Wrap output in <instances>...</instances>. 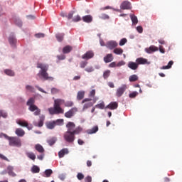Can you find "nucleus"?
I'll list each match as a JSON object with an SVG mask.
<instances>
[{
	"mask_svg": "<svg viewBox=\"0 0 182 182\" xmlns=\"http://www.w3.org/2000/svg\"><path fill=\"white\" fill-rule=\"evenodd\" d=\"M127 89V85H122L121 87H119L116 92V96L117 97H122L123 96V93L126 92V90Z\"/></svg>",
	"mask_w": 182,
	"mask_h": 182,
	"instance_id": "obj_6",
	"label": "nucleus"
},
{
	"mask_svg": "<svg viewBox=\"0 0 182 182\" xmlns=\"http://www.w3.org/2000/svg\"><path fill=\"white\" fill-rule=\"evenodd\" d=\"M58 178H60V180L63 181L65 180V178H66V175L62 173V174L59 175Z\"/></svg>",
	"mask_w": 182,
	"mask_h": 182,
	"instance_id": "obj_58",
	"label": "nucleus"
},
{
	"mask_svg": "<svg viewBox=\"0 0 182 182\" xmlns=\"http://www.w3.org/2000/svg\"><path fill=\"white\" fill-rule=\"evenodd\" d=\"M174 63V62H173V60H171L168 62V65L166 66H163L161 68V69H171V66H173V64Z\"/></svg>",
	"mask_w": 182,
	"mask_h": 182,
	"instance_id": "obj_38",
	"label": "nucleus"
},
{
	"mask_svg": "<svg viewBox=\"0 0 182 182\" xmlns=\"http://www.w3.org/2000/svg\"><path fill=\"white\" fill-rule=\"evenodd\" d=\"M35 149L38 153H45V149H43V146L39 144L35 145Z\"/></svg>",
	"mask_w": 182,
	"mask_h": 182,
	"instance_id": "obj_28",
	"label": "nucleus"
},
{
	"mask_svg": "<svg viewBox=\"0 0 182 182\" xmlns=\"http://www.w3.org/2000/svg\"><path fill=\"white\" fill-rule=\"evenodd\" d=\"M137 95H139V92H137L136 91L133 92L129 94V97H130V99H134V97H136V96H137Z\"/></svg>",
	"mask_w": 182,
	"mask_h": 182,
	"instance_id": "obj_50",
	"label": "nucleus"
},
{
	"mask_svg": "<svg viewBox=\"0 0 182 182\" xmlns=\"http://www.w3.org/2000/svg\"><path fill=\"white\" fill-rule=\"evenodd\" d=\"M36 38H45V34L39 33L36 34Z\"/></svg>",
	"mask_w": 182,
	"mask_h": 182,
	"instance_id": "obj_61",
	"label": "nucleus"
},
{
	"mask_svg": "<svg viewBox=\"0 0 182 182\" xmlns=\"http://www.w3.org/2000/svg\"><path fill=\"white\" fill-rule=\"evenodd\" d=\"M48 112L50 114H63L65 113V109L60 107L54 105L53 107L48 108Z\"/></svg>",
	"mask_w": 182,
	"mask_h": 182,
	"instance_id": "obj_5",
	"label": "nucleus"
},
{
	"mask_svg": "<svg viewBox=\"0 0 182 182\" xmlns=\"http://www.w3.org/2000/svg\"><path fill=\"white\" fill-rule=\"evenodd\" d=\"M7 173L11 176V177H16V173H15L14 171V166H9L7 167Z\"/></svg>",
	"mask_w": 182,
	"mask_h": 182,
	"instance_id": "obj_25",
	"label": "nucleus"
},
{
	"mask_svg": "<svg viewBox=\"0 0 182 182\" xmlns=\"http://www.w3.org/2000/svg\"><path fill=\"white\" fill-rule=\"evenodd\" d=\"M128 68H129V69H132V70H137V69L139 68V64H137V63L131 61L128 63Z\"/></svg>",
	"mask_w": 182,
	"mask_h": 182,
	"instance_id": "obj_17",
	"label": "nucleus"
},
{
	"mask_svg": "<svg viewBox=\"0 0 182 182\" xmlns=\"http://www.w3.org/2000/svg\"><path fill=\"white\" fill-rule=\"evenodd\" d=\"M15 134L18 137H23L25 136V131L22 128L16 129Z\"/></svg>",
	"mask_w": 182,
	"mask_h": 182,
	"instance_id": "obj_18",
	"label": "nucleus"
},
{
	"mask_svg": "<svg viewBox=\"0 0 182 182\" xmlns=\"http://www.w3.org/2000/svg\"><path fill=\"white\" fill-rule=\"evenodd\" d=\"M26 106H28L30 112H34V116H39L41 114V109L35 105V98L31 97L26 102Z\"/></svg>",
	"mask_w": 182,
	"mask_h": 182,
	"instance_id": "obj_3",
	"label": "nucleus"
},
{
	"mask_svg": "<svg viewBox=\"0 0 182 182\" xmlns=\"http://www.w3.org/2000/svg\"><path fill=\"white\" fill-rule=\"evenodd\" d=\"M83 22L90 23L93 21V17L91 15H87L82 17Z\"/></svg>",
	"mask_w": 182,
	"mask_h": 182,
	"instance_id": "obj_26",
	"label": "nucleus"
},
{
	"mask_svg": "<svg viewBox=\"0 0 182 182\" xmlns=\"http://www.w3.org/2000/svg\"><path fill=\"white\" fill-rule=\"evenodd\" d=\"M157 50H159V48L155 46H151L149 48H145L146 53H153V52H157Z\"/></svg>",
	"mask_w": 182,
	"mask_h": 182,
	"instance_id": "obj_13",
	"label": "nucleus"
},
{
	"mask_svg": "<svg viewBox=\"0 0 182 182\" xmlns=\"http://www.w3.org/2000/svg\"><path fill=\"white\" fill-rule=\"evenodd\" d=\"M136 63L139 65H146L147 64V59L144 58H139L136 60Z\"/></svg>",
	"mask_w": 182,
	"mask_h": 182,
	"instance_id": "obj_24",
	"label": "nucleus"
},
{
	"mask_svg": "<svg viewBox=\"0 0 182 182\" xmlns=\"http://www.w3.org/2000/svg\"><path fill=\"white\" fill-rule=\"evenodd\" d=\"M121 9H131L132 4L127 1H123L120 6Z\"/></svg>",
	"mask_w": 182,
	"mask_h": 182,
	"instance_id": "obj_12",
	"label": "nucleus"
},
{
	"mask_svg": "<svg viewBox=\"0 0 182 182\" xmlns=\"http://www.w3.org/2000/svg\"><path fill=\"white\" fill-rule=\"evenodd\" d=\"M4 73L8 76H15V73H14L11 70H5Z\"/></svg>",
	"mask_w": 182,
	"mask_h": 182,
	"instance_id": "obj_41",
	"label": "nucleus"
},
{
	"mask_svg": "<svg viewBox=\"0 0 182 182\" xmlns=\"http://www.w3.org/2000/svg\"><path fill=\"white\" fill-rule=\"evenodd\" d=\"M4 117V119H6L8 117V113H6L4 110H0V117Z\"/></svg>",
	"mask_w": 182,
	"mask_h": 182,
	"instance_id": "obj_44",
	"label": "nucleus"
},
{
	"mask_svg": "<svg viewBox=\"0 0 182 182\" xmlns=\"http://www.w3.org/2000/svg\"><path fill=\"white\" fill-rule=\"evenodd\" d=\"M4 137L9 140V144L12 147H21L22 146L21 139L16 136H8V135L4 134Z\"/></svg>",
	"mask_w": 182,
	"mask_h": 182,
	"instance_id": "obj_4",
	"label": "nucleus"
},
{
	"mask_svg": "<svg viewBox=\"0 0 182 182\" xmlns=\"http://www.w3.org/2000/svg\"><path fill=\"white\" fill-rule=\"evenodd\" d=\"M62 105H65V100L56 99L54 100V106L60 107V106H62Z\"/></svg>",
	"mask_w": 182,
	"mask_h": 182,
	"instance_id": "obj_22",
	"label": "nucleus"
},
{
	"mask_svg": "<svg viewBox=\"0 0 182 182\" xmlns=\"http://www.w3.org/2000/svg\"><path fill=\"white\" fill-rule=\"evenodd\" d=\"M80 21H82V18L79 15L75 16L73 18V22H79Z\"/></svg>",
	"mask_w": 182,
	"mask_h": 182,
	"instance_id": "obj_46",
	"label": "nucleus"
},
{
	"mask_svg": "<svg viewBox=\"0 0 182 182\" xmlns=\"http://www.w3.org/2000/svg\"><path fill=\"white\" fill-rule=\"evenodd\" d=\"M55 126H56V124H58V126H60V124H63V119H58L56 121H55Z\"/></svg>",
	"mask_w": 182,
	"mask_h": 182,
	"instance_id": "obj_52",
	"label": "nucleus"
},
{
	"mask_svg": "<svg viewBox=\"0 0 182 182\" xmlns=\"http://www.w3.org/2000/svg\"><path fill=\"white\" fill-rule=\"evenodd\" d=\"M108 86L110 87L112 89H113L114 87V84L112 82H109L107 83Z\"/></svg>",
	"mask_w": 182,
	"mask_h": 182,
	"instance_id": "obj_64",
	"label": "nucleus"
},
{
	"mask_svg": "<svg viewBox=\"0 0 182 182\" xmlns=\"http://www.w3.org/2000/svg\"><path fill=\"white\" fill-rule=\"evenodd\" d=\"M26 88L27 89V90H29L30 92H33L34 90L33 87L31 85H26Z\"/></svg>",
	"mask_w": 182,
	"mask_h": 182,
	"instance_id": "obj_60",
	"label": "nucleus"
},
{
	"mask_svg": "<svg viewBox=\"0 0 182 182\" xmlns=\"http://www.w3.org/2000/svg\"><path fill=\"white\" fill-rule=\"evenodd\" d=\"M99 18L100 19H109V15L106 14H101L100 16H99Z\"/></svg>",
	"mask_w": 182,
	"mask_h": 182,
	"instance_id": "obj_48",
	"label": "nucleus"
},
{
	"mask_svg": "<svg viewBox=\"0 0 182 182\" xmlns=\"http://www.w3.org/2000/svg\"><path fill=\"white\" fill-rule=\"evenodd\" d=\"M47 143L49 144V146H53L56 143V138L53 137L47 141Z\"/></svg>",
	"mask_w": 182,
	"mask_h": 182,
	"instance_id": "obj_37",
	"label": "nucleus"
},
{
	"mask_svg": "<svg viewBox=\"0 0 182 182\" xmlns=\"http://www.w3.org/2000/svg\"><path fill=\"white\" fill-rule=\"evenodd\" d=\"M97 132H99V127L97 126H95L92 129L87 130V134H95V133H97Z\"/></svg>",
	"mask_w": 182,
	"mask_h": 182,
	"instance_id": "obj_21",
	"label": "nucleus"
},
{
	"mask_svg": "<svg viewBox=\"0 0 182 182\" xmlns=\"http://www.w3.org/2000/svg\"><path fill=\"white\" fill-rule=\"evenodd\" d=\"M111 71L110 70H107L103 73V77L104 79H107L109 76H110Z\"/></svg>",
	"mask_w": 182,
	"mask_h": 182,
	"instance_id": "obj_39",
	"label": "nucleus"
},
{
	"mask_svg": "<svg viewBox=\"0 0 182 182\" xmlns=\"http://www.w3.org/2000/svg\"><path fill=\"white\" fill-rule=\"evenodd\" d=\"M31 171L32 173H39V171H41V169L39 168V167H38V166H33L31 168Z\"/></svg>",
	"mask_w": 182,
	"mask_h": 182,
	"instance_id": "obj_43",
	"label": "nucleus"
},
{
	"mask_svg": "<svg viewBox=\"0 0 182 182\" xmlns=\"http://www.w3.org/2000/svg\"><path fill=\"white\" fill-rule=\"evenodd\" d=\"M9 42L13 48H15L16 45V38L14 35H11L9 38Z\"/></svg>",
	"mask_w": 182,
	"mask_h": 182,
	"instance_id": "obj_16",
	"label": "nucleus"
},
{
	"mask_svg": "<svg viewBox=\"0 0 182 182\" xmlns=\"http://www.w3.org/2000/svg\"><path fill=\"white\" fill-rule=\"evenodd\" d=\"M126 62L121 60L118 63L116 62H112L109 65V68H120L121 66H124Z\"/></svg>",
	"mask_w": 182,
	"mask_h": 182,
	"instance_id": "obj_10",
	"label": "nucleus"
},
{
	"mask_svg": "<svg viewBox=\"0 0 182 182\" xmlns=\"http://www.w3.org/2000/svg\"><path fill=\"white\" fill-rule=\"evenodd\" d=\"M58 60H65L66 56L65 55H57Z\"/></svg>",
	"mask_w": 182,
	"mask_h": 182,
	"instance_id": "obj_57",
	"label": "nucleus"
},
{
	"mask_svg": "<svg viewBox=\"0 0 182 182\" xmlns=\"http://www.w3.org/2000/svg\"><path fill=\"white\" fill-rule=\"evenodd\" d=\"M159 51L161 52V53H166V50H164L162 46H159Z\"/></svg>",
	"mask_w": 182,
	"mask_h": 182,
	"instance_id": "obj_63",
	"label": "nucleus"
},
{
	"mask_svg": "<svg viewBox=\"0 0 182 182\" xmlns=\"http://www.w3.org/2000/svg\"><path fill=\"white\" fill-rule=\"evenodd\" d=\"M70 52H72V46H66L63 48V53H70Z\"/></svg>",
	"mask_w": 182,
	"mask_h": 182,
	"instance_id": "obj_32",
	"label": "nucleus"
},
{
	"mask_svg": "<svg viewBox=\"0 0 182 182\" xmlns=\"http://www.w3.org/2000/svg\"><path fill=\"white\" fill-rule=\"evenodd\" d=\"M77 178L79 180H83V178H85V175H83L82 173H78L77 175Z\"/></svg>",
	"mask_w": 182,
	"mask_h": 182,
	"instance_id": "obj_53",
	"label": "nucleus"
},
{
	"mask_svg": "<svg viewBox=\"0 0 182 182\" xmlns=\"http://www.w3.org/2000/svg\"><path fill=\"white\" fill-rule=\"evenodd\" d=\"M65 107H72L73 106V102L72 101H67L64 103Z\"/></svg>",
	"mask_w": 182,
	"mask_h": 182,
	"instance_id": "obj_49",
	"label": "nucleus"
},
{
	"mask_svg": "<svg viewBox=\"0 0 182 182\" xmlns=\"http://www.w3.org/2000/svg\"><path fill=\"white\" fill-rule=\"evenodd\" d=\"M46 126L47 129H50V130H52V129H55V126H56V122H55V121L48 122H46Z\"/></svg>",
	"mask_w": 182,
	"mask_h": 182,
	"instance_id": "obj_27",
	"label": "nucleus"
},
{
	"mask_svg": "<svg viewBox=\"0 0 182 182\" xmlns=\"http://www.w3.org/2000/svg\"><path fill=\"white\" fill-rule=\"evenodd\" d=\"M60 92V90L58 88L53 87L51 88V95H58Z\"/></svg>",
	"mask_w": 182,
	"mask_h": 182,
	"instance_id": "obj_45",
	"label": "nucleus"
},
{
	"mask_svg": "<svg viewBox=\"0 0 182 182\" xmlns=\"http://www.w3.org/2000/svg\"><path fill=\"white\" fill-rule=\"evenodd\" d=\"M129 16L131 18L133 25H137V23H139V20L137 19V16H136L134 14H130Z\"/></svg>",
	"mask_w": 182,
	"mask_h": 182,
	"instance_id": "obj_29",
	"label": "nucleus"
},
{
	"mask_svg": "<svg viewBox=\"0 0 182 182\" xmlns=\"http://www.w3.org/2000/svg\"><path fill=\"white\" fill-rule=\"evenodd\" d=\"M96 95V90H92L90 92L89 94V97H93V102L94 103H96V102H97V100H99V98L95 97Z\"/></svg>",
	"mask_w": 182,
	"mask_h": 182,
	"instance_id": "obj_23",
	"label": "nucleus"
},
{
	"mask_svg": "<svg viewBox=\"0 0 182 182\" xmlns=\"http://www.w3.org/2000/svg\"><path fill=\"white\" fill-rule=\"evenodd\" d=\"M75 14V11H70L68 15L67 16L68 19H72L73 18V14Z\"/></svg>",
	"mask_w": 182,
	"mask_h": 182,
	"instance_id": "obj_54",
	"label": "nucleus"
},
{
	"mask_svg": "<svg viewBox=\"0 0 182 182\" xmlns=\"http://www.w3.org/2000/svg\"><path fill=\"white\" fill-rule=\"evenodd\" d=\"M26 154L27 157H28V159L35 161V160L36 159V155H35V154H33V152H26Z\"/></svg>",
	"mask_w": 182,
	"mask_h": 182,
	"instance_id": "obj_31",
	"label": "nucleus"
},
{
	"mask_svg": "<svg viewBox=\"0 0 182 182\" xmlns=\"http://www.w3.org/2000/svg\"><path fill=\"white\" fill-rule=\"evenodd\" d=\"M136 31L139 32V33H143V27L141 26H137Z\"/></svg>",
	"mask_w": 182,
	"mask_h": 182,
	"instance_id": "obj_59",
	"label": "nucleus"
},
{
	"mask_svg": "<svg viewBox=\"0 0 182 182\" xmlns=\"http://www.w3.org/2000/svg\"><path fill=\"white\" fill-rule=\"evenodd\" d=\"M93 106V104L92 102H87L83 106V110H86V109H89V107H92Z\"/></svg>",
	"mask_w": 182,
	"mask_h": 182,
	"instance_id": "obj_42",
	"label": "nucleus"
},
{
	"mask_svg": "<svg viewBox=\"0 0 182 182\" xmlns=\"http://www.w3.org/2000/svg\"><path fill=\"white\" fill-rule=\"evenodd\" d=\"M65 127L67 131L63 134L64 140L67 143H73L76 139V134H80L82 129L80 127H76V124L72 122H68Z\"/></svg>",
	"mask_w": 182,
	"mask_h": 182,
	"instance_id": "obj_1",
	"label": "nucleus"
},
{
	"mask_svg": "<svg viewBox=\"0 0 182 182\" xmlns=\"http://www.w3.org/2000/svg\"><path fill=\"white\" fill-rule=\"evenodd\" d=\"M85 182H92V177H91V176H87V177L85 178Z\"/></svg>",
	"mask_w": 182,
	"mask_h": 182,
	"instance_id": "obj_62",
	"label": "nucleus"
},
{
	"mask_svg": "<svg viewBox=\"0 0 182 182\" xmlns=\"http://www.w3.org/2000/svg\"><path fill=\"white\" fill-rule=\"evenodd\" d=\"M119 107L117 102H112L105 107V109H109L110 110H116Z\"/></svg>",
	"mask_w": 182,
	"mask_h": 182,
	"instance_id": "obj_11",
	"label": "nucleus"
},
{
	"mask_svg": "<svg viewBox=\"0 0 182 182\" xmlns=\"http://www.w3.org/2000/svg\"><path fill=\"white\" fill-rule=\"evenodd\" d=\"M76 112H77V108L73 107L65 113V117H67V119H72V117L75 116Z\"/></svg>",
	"mask_w": 182,
	"mask_h": 182,
	"instance_id": "obj_7",
	"label": "nucleus"
},
{
	"mask_svg": "<svg viewBox=\"0 0 182 182\" xmlns=\"http://www.w3.org/2000/svg\"><path fill=\"white\" fill-rule=\"evenodd\" d=\"M65 154H69V149L67 148H64L58 152V157H60V159H62L65 157Z\"/></svg>",
	"mask_w": 182,
	"mask_h": 182,
	"instance_id": "obj_15",
	"label": "nucleus"
},
{
	"mask_svg": "<svg viewBox=\"0 0 182 182\" xmlns=\"http://www.w3.org/2000/svg\"><path fill=\"white\" fill-rule=\"evenodd\" d=\"M117 43L116 41H109L107 43V48L108 49H114V48H117Z\"/></svg>",
	"mask_w": 182,
	"mask_h": 182,
	"instance_id": "obj_19",
	"label": "nucleus"
},
{
	"mask_svg": "<svg viewBox=\"0 0 182 182\" xmlns=\"http://www.w3.org/2000/svg\"><path fill=\"white\" fill-rule=\"evenodd\" d=\"M93 56H95V53H93L92 50H89L82 55V59H85V60H89V59H92Z\"/></svg>",
	"mask_w": 182,
	"mask_h": 182,
	"instance_id": "obj_9",
	"label": "nucleus"
},
{
	"mask_svg": "<svg viewBox=\"0 0 182 182\" xmlns=\"http://www.w3.org/2000/svg\"><path fill=\"white\" fill-rule=\"evenodd\" d=\"M38 69H41L38 74V76H41L44 79V80H53V77H50L48 73L49 70V65L43 64L42 63H37Z\"/></svg>",
	"mask_w": 182,
	"mask_h": 182,
	"instance_id": "obj_2",
	"label": "nucleus"
},
{
	"mask_svg": "<svg viewBox=\"0 0 182 182\" xmlns=\"http://www.w3.org/2000/svg\"><path fill=\"white\" fill-rule=\"evenodd\" d=\"M129 82H136V80H139V77L137 76V75H132L131 76H129Z\"/></svg>",
	"mask_w": 182,
	"mask_h": 182,
	"instance_id": "obj_35",
	"label": "nucleus"
},
{
	"mask_svg": "<svg viewBox=\"0 0 182 182\" xmlns=\"http://www.w3.org/2000/svg\"><path fill=\"white\" fill-rule=\"evenodd\" d=\"M114 59L113 54L109 53L107 54V56L104 57V62L105 63H109V62H112Z\"/></svg>",
	"mask_w": 182,
	"mask_h": 182,
	"instance_id": "obj_20",
	"label": "nucleus"
},
{
	"mask_svg": "<svg viewBox=\"0 0 182 182\" xmlns=\"http://www.w3.org/2000/svg\"><path fill=\"white\" fill-rule=\"evenodd\" d=\"M87 65V61H82L80 63V66L82 69H84V68H86V66Z\"/></svg>",
	"mask_w": 182,
	"mask_h": 182,
	"instance_id": "obj_51",
	"label": "nucleus"
},
{
	"mask_svg": "<svg viewBox=\"0 0 182 182\" xmlns=\"http://www.w3.org/2000/svg\"><path fill=\"white\" fill-rule=\"evenodd\" d=\"M85 91H79L77 94V100H82L85 97Z\"/></svg>",
	"mask_w": 182,
	"mask_h": 182,
	"instance_id": "obj_30",
	"label": "nucleus"
},
{
	"mask_svg": "<svg viewBox=\"0 0 182 182\" xmlns=\"http://www.w3.org/2000/svg\"><path fill=\"white\" fill-rule=\"evenodd\" d=\"M16 123L19 126H21V127H26L28 130H32V125L29 126V124L26 120L17 119Z\"/></svg>",
	"mask_w": 182,
	"mask_h": 182,
	"instance_id": "obj_8",
	"label": "nucleus"
},
{
	"mask_svg": "<svg viewBox=\"0 0 182 182\" xmlns=\"http://www.w3.org/2000/svg\"><path fill=\"white\" fill-rule=\"evenodd\" d=\"M39 122L38 123H35L34 126L36 127H42L43 126V122H45V115H41L39 117Z\"/></svg>",
	"mask_w": 182,
	"mask_h": 182,
	"instance_id": "obj_14",
	"label": "nucleus"
},
{
	"mask_svg": "<svg viewBox=\"0 0 182 182\" xmlns=\"http://www.w3.org/2000/svg\"><path fill=\"white\" fill-rule=\"evenodd\" d=\"M113 52H114V53H115V55H122L123 49H122L120 48H117L114 49Z\"/></svg>",
	"mask_w": 182,
	"mask_h": 182,
	"instance_id": "obj_34",
	"label": "nucleus"
},
{
	"mask_svg": "<svg viewBox=\"0 0 182 182\" xmlns=\"http://www.w3.org/2000/svg\"><path fill=\"white\" fill-rule=\"evenodd\" d=\"M95 107L97 109H101V110H103V109L105 108V102L102 101L101 103L96 105Z\"/></svg>",
	"mask_w": 182,
	"mask_h": 182,
	"instance_id": "obj_40",
	"label": "nucleus"
},
{
	"mask_svg": "<svg viewBox=\"0 0 182 182\" xmlns=\"http://www.w3.org/2000/svg\"><path fill=\"white\" fill-rule=\"evenodd\" d=\"M53 173V171L52 169H46L44 172L45 177H50Z\"/></svg>",
	"mask_w": 182,
	"mask_h": 182,
	"instance_id": "obj_36",
	"label": "nucleus"
},
{
	"mask_svg": "<svg viewBox=\"0 0 182 182\" xmlns=\"http://www.w3.org/2000/svg\"><path fill=\"white\" fill-rule=\"evenodd\" d=\"M64 36V33H58L55 35V38L58 42H62V41H63Z\"/></svg>",
	"mask_w": 182,
	"mask_h": 182,
	"instance_id": "obj_33",
	"label": "nucleus"
},
{
	"mask_svg": "<svg viewBox=\"0 0 182 182\" xmlns=\"http://www.w3.org/2000/svg\"><path fill=\"white\" fill-rule=\"evenodd\" d=\"M127 43V38H122L119 41V46H124V45H126Z\"/></svg>",
	"mask_w": 182,
	"mask_h": 182,
	"instance_id": "obj_47",
	"label": "nucleus"
},
{
	"mask_svg": "<svg viewBox=\"0 0 182 182\" xmlns=\"http://www.w3.org/2000/svg\"><path fill=\"white\" fill-rule=\"evenodd\" d=\"M95 70V68L93 67H88L85 68V72H88V73H90L91 72H93Z\"/></svg>",
	"mask_w": 182,
	"mask_h": 182,
	"instance_id": "obj_55",
	"label": "nucleus"
},
{
	"mask_svg": "<svg viewBox=\"0 0 182 182\" xmlns=\"http://www.w3.org/2000/svg\"><path fill=\"white\" fill-rule=\"evenodd\" d=\"M0 159L1 160H4L5 161H9V159H8V158H6V156H5L4 154H0Z\"/></svg>",
	"mask_w": 182,
	"mask_h": 182,
	"instance_id": "obj_56",
	"label": "nucleus"
}]
</instances>
